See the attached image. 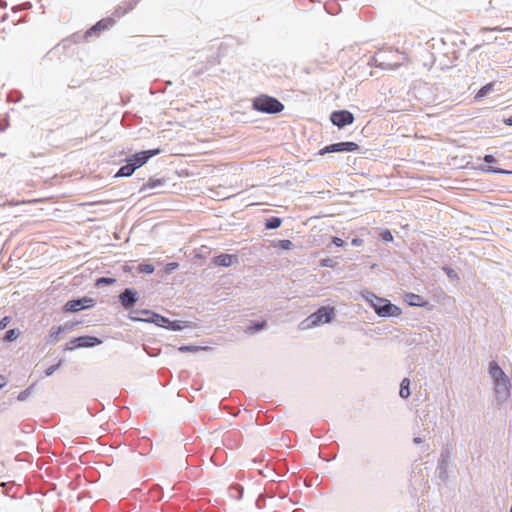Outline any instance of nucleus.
I'll list each match as a JSON object with an SVG mask.
<instances>
[{
  "mask_svg": "<svg viewBox=\"0 0 512 512\" xmlns=\"http://www.w3.org/2000/svg\"><path fill=\"white\" fill-rule=\"evenodd\" d=\"M135 166L132 165L129 161H127V164L122 166L119 171L117 172L116 176L118 177H128L131 176L135 171Z\"/></svg>",
  "mask_w": 512,
  "mask_h": 512,
  "instance_id": "obj_14",
  "label": "nucleus"
},
{
  "mask_svg": "<svg viewBox=\"0 0 512 512\" xmlns=\"http://www.w3.org/2000/svg\"><path fill=\"white\" fill-rule=\"evenodd\" d=\"M202 349L201 347H197V346H181L179 348L180 351L182 352H196L198 350ZM203 349H207L206 347H204Z\"/></svg>",
  "mask_w": 512,
  "mask_h": 512,
  "instance_id": "obj_25",
  "label": "nucleus"
},
{
  "mask_svg": "<svg viewBox=\"0 0 512 512\" xmlns=\"http://www.w3.org/2000/svg\"><path fill=\"white\" fill-rule=\"evenodd\" d=\"M114 24V20L111 18H105L98 21L88 32L87 34L92 35L97 32H101L107 30Z\"/></svg>",
  "mask_w": 512,
  "mask_h": 512,
  "instance_id": "obj_11",
  "label": "nucleus"
},
{
  "mask_svg": "<svg viewBox=\"0 0 512 512\" xmlns=\"http://www.w3.org/2000/svg\"><path fill=\"white\" fill-rule=\"evenodd\" d=\"M359 149V145L355 142H339L334 143L318 151V155H325L326 153L332 152H355Z\"/></svg>",
  "mask_w": 512,
  "mask_h": 512,
  "instance_id": "obj_4",
  "label": "nucleus"
},
{
  "mask_svg": "<svg viewBox=\"0 0 512 512\" xmlns=\"http://www.w3.org/2000/svg\"><path fill=\"white\" fill-rule=\"evenodd\" d=\"M328 264H329V261H327V260L323 261L324 266H328Z\"/></svg>",
  "mask_w": 512,
  "mask_h": 512,
  "instance_id": "obj_39",
  "label": "nucleus"
},
{
  "mask_svg": "<svg viewBox=\"0 0 512 512\" xmlns=\"http://www.w3.org/2000/svg\"><path fill=\"white\" fill-rule=\"evenodd\" d=\"M492 31H508V30H512V28H505V29H500V28H493L491 29Z\"/></svg>",
  "mask_w": 512,
  "mask_h": 512,
  "instance_id": "obj_37",
  "label": "nucleus"
},
{
  "mask_svg": "<svg viewBox=\"0 0 512 512\" xmlns=\"http://www.w3.org/2000/svg\"><path fill=\"white\" fill-rule=\"evenodd\" d=\"M405 301L410 306L424 307L427 305V301H425L423 297H421L418 294H414V293L406 294Z\"/></svg>",
  "mask_w": 512,
  "mask_h": 512,
  "instance_id": "obj_13",
  "label": "nucleus"
},
{
  "mask_svg": "<svg viewBox=\"0 0 512 512\" xmlns=\"http://www.w3.org/2000/svg\"><path fill=\"white\" fill-rule=\"evenodd\" d=\"M10 323V317L6 316L0 320V330L5 329Z\"/></svg>",
  "mask_w": 512,
  "mask_h": 512,
  "instance_id": "obj_27",
  "label": "nucleus"
},
{
  "mask_svg": "<svg viewBox=\"0 0 512 512\" xmlns=\"http://www.w3.org/2000/svg\"><path fill=\"white\" fill-rule=\"evenodd\" d=\"M41 201H42L41 199H34V200L24 201L23 203H38Z\"/></svg>",
  "mask_w": 512,
  "mask_h": 512,
  "instance_id": "obj_36",
  "label": "nucleus"
},
{
  "mask_svg": "<svg viewBox=\"0 0 512 512\" xmlns=\"http://www.w3.org/2000/svg\"><path fill=\"white\" fill-rule=\"evenodd\" d=\"M100 343H101V340H99L97 337L81 336V337H77V338L69 341L65 346V350H74L76 348L92 347L95 345H99Z\"/></svg>",
  "mask_w": 512,
  "mask_h": 512,
  "instance_id": "obj_5",
  "label": "nucleus"
},
{
  "mask_svg": "<svg viewBox=\"0 0 512 512\" xmlns=\"http://www.w3.org/2000/svg\"><path fill=\"white\" fill-rule=\"evenodd\" d=\"M505 123L509 126H512V116L505 120Z\"/></svg>",
  "mask_w": 512,
  "mask_h": 512,
  "instance_id": "obj_38",
  "label": "nucleus"
},
{
  "mask_svg": "<svg viewBox=\"0 0 512 512\" xmlns=\"http://www.w3.org/2000/svg\"><path fill=\"white\" fill-rule=\"evenodd\" d=\"M213 263L216 266L229 267L238 263V256L235 254H220L213 258Z\"/></svg>",
  "mask_w": 512,
  "mask_h": 512,
  "instance_id": "obj_9",
  "label": "nucleus"
},
{
  "mask_svg": "<svg viewBox=\"0 0 512 512\" xmlns=\"http://www.w3.org/2000/svg\"><path fill=\"white\" fill-rule=\"evenodd\" d=\"M382 239L385 241H392L393 236L389 230H385L381 233Z\"/></svg>",
  "mask_w": 512,
  "mask_h": 512,
  "instance_id": "obj_28",
  "label": "nucleus"
},
{
  "mask_svg": "<svg viewBox=\"0 0 512 512\" xmlns=\"http://www.w3.org/2000/svg\"><path fill=\"white\" fill-rule=\"evenodd\" d=\"M266 323L265 322H262V323H257L255 324L254 326H251L248 328V330L253 333L255 331H259L261 329H263L265 327Z\"/></svg>",
  "mask_w": 512,
  "mask_h": 512,
  "instance_id": "obj_26",
  "label": "nucleus"
},
{
  "mask_svg": "<svg viewBox=\"0 0 512 512\" xmlns=\"http://www.w3.org/2000/svg\"><path fill=\"white\" fill-rule=\"evenodd\" d=\"M153 313L150 310H141L137 312L138 316H132L131 319L135 321H150Z\"/></svg>",
  "mask_w": 512,
  "mask_h": 512,
  "instance_id": "obj_15",
  "label": "nucleus"
},
{
  "mask_svg": "<svg viewBox=\"0 0 512 512\" xmlns=\"http://www.w3.org/2000/svg\"><path fill=\"white\" fill-rule=\"evenodd\" d=\"M140 272L151 274L154 272V267L151 264H140L138 267Z\"/></svg>",
  "mask_w": 512,
  "mask_h": 512,
  "instance_id": "obj_23",
  "label": "nucleus"
},
{
  "mask_svg": "<svg viewBox=\"0 0 512 512\" xmlns=\"http://www.w3.org/2000/svg\"><path fill=\"white\" fill-rule=\"evenodd\" d=\"M65 327L62 326H53L49 332V342H56L58 340V336L64 332Z\"/></svg>",
  "mask_w": 512,
  "mask_h": 512,
  "instance_id": "obj_16",
  "label": "nucleus"
},
{
  "mask_svg": "<svg viewBox=\"0 0 512 512\" xmlns=\"http://www.w3.org/2000/svg\"><path fill=\"white\" fill-rule=\"evenodd\" d=\"M120 303L125 308L132 307L136 301H137V294L132 289H125L120 295H119Z\"/></svg>",
  "mask_w": 512,
  "mask_h": 512,
  "instance_id": "obj_10",
  "label": "nucleus"
},
{
  "mask_svg": "<svg viewBox=\"0 0 512 512\" xmlns=\"http://www.w3.org/2000/svg\"><path fill=\"white\" fill-rule=\"evenodd\" d=\"M282 224V220L279 217H271L270 219L266 220L265 227L267 229H276L280 227Z\"/></svg>",
  "mask_w": 512,
  "mask_h": 512,
  "instance_id": "obj_18",
  "label": "nucleus"
},
{
  "mask_svg": "<svg viewBox=\"0 0 512 512\" xmlns=\"http://www.w3.org/2000/svg\"><path fill=\"white\" fill-rule=\"evenodd\" d=\"M490 375L497 383L506 382L505 373L496 362L490 363Z\"/></svg>",
  "mask_w": 512,
  "mask_h": 512,
  "instance_id": "obj_12",
  "label": "nucleus"
},
{
  "mask_svg": "<svg viewBox=\"0 0 512 512\" xmlns=\"http://www.w3.org/2000/svg\"><path fill=\"white\" fill-rule=\"evenodd\" d=\"M484 161L487 162V163H492V162H495V158L493 155H485L484 156Z\"/></svg>",
  "mask_w": 512,
  "mask_h": 512,
  "instance_id": "obj_32",
  "label": "nucleus"
},
{
  "mask_svg": "<svg viewBox=\"0 0 512 512\" xmlns=\"http://www.w3.org/2000/svg\"><path fill=\"white\" fill-rule=\"evenodd\" d=\"M160 153V149H152V150H146L138 152L134 155H132L127 161L132 163L133 166H135V169L143 166L150 157L157 155Z\"/></svg>",
  "mask_w": 512,
  "mask_h": 512,
  "instance_id": "obj_7",
  "label": "nucleus"
},
{
  "mask_svg": "<svg viewBox=\"0 0 512 512\" xmlns=\"http://www.w3.org/2000/svg\"><path fill=\"white\" fill-rule=\"evenodd\" d=\"M253 107L264 113L274 114L279 113L284 109V105L274 97L261 95L253 102Z\"/></svg>",
  "mask_w": 512,
  "mask_h": 512,
  "instance_id": "obj_1",
  "label": "nucleus"
},
{
  "mask_svg": "<svg viewBox=\"0 0 512 512\" xmlns=\"http://www.w3.org/2000/svg\"><path fill=\"white\" fill-rule=\"evenodd\" d=\"M6 385V378L0 375V388Z\"/></svg>",
  "mask_w": 512,
  "mask_h": 512,
  "instance_id": "obj_34",
  "label": "nucleus"
},
{
  "mask_svg": "<svg viewBox=\"0 0 512 512\" xmlns=\"http://www.w3.org/2000/svg\"><path fill=\"white\" fill-rule=\"evenodd\" d=\"M351 243H352V245H354V246H360V245H362L363 240H362V239H360V238H355V239H353V240H352V242H351Z\"/></svg>",
  "mask_w": 512,
  "mask_h": 512,
  "instance_id": "obj_33",
  "label": "nucleus"
},
{
  "mask_svg": "<svg viewBox=\"0 0 512 512\" xmlns=\"http://www.w3.org/2000/svg\"><path fill=\"white\" fill-rule=\"evenodd\" d=\"M93 305L94 300L92 298L84 297L81 299L68 301L64 306V310L68 312H75L82 308H90Z\"/></svg>",
  "mask_w": 512,
  "mask_h": 512,
  "instance_id": "obj_8",
  "label": "nucleus"
},
{
  "mask_svg": "<svg viewBox=\"0 0 512 512\" xmlns=\"http://www.w3.org/2000/svg\"><path fill=\"white\" fill-rule=\"evenodd\" d=\"M486 172H494V173H511L510 171L502 170V169H495L493 167H489L487 169H484Z\"/></svg>",
  "mask_w": 512,
  "mask_h": 512,
  "instance_id": "obj_29",
  "label": "nucleus"
},
{
  "mask_svg": "<svg viewBox=\"0 0 512 512\" xmlns=\"http://www.w3.org/2000/svg\"><path fill=\"white\" fill-rule=\"evenodd\" d=\"M372 306L375 312L380 317H398L401 315V309L392 304L390 301L384 298H379L373 295V300H371Z\"/></svg>",
  "mask_w": 512,
  "mask_h": 512,
  "instance_id": "obj_2",
  "label": "nucleus"
},
{
  "mask_svg": "<svg viewBox=\"0 0 512 512\" xmlns=\"http://www.w3.org/2000/svg\"><path fill=\"white\" fill-rule=\"evenodd\" d=\"M59 367V364L55 365V366H51L49 367L47 370H46V375L49 376L51 375L57 368Z\"/></svg>",
  "mask_w": 512,
  "mask_h": 512,
  "instance_id": "obj_31",
  "label": "nucleus"
},
{
  "mask_svg": "<svg viewBox=\"0 0 512 512\" xmlns=\"http://www.w3.org/2000/svg\"><path fill=\"white\" fill-rule=\"evenodd\" d=\"M332 242L338 247L344 246V241L339 237H333Z\"/></svg>",
  "mask_w": 512,
  "mask_h": 512,
  "instance_id": "obj_30",
  "label": "nucleus"
},
{
  "mask_svg": "<svg viewBox=\"0 0 512 512\" xmlns=\"http://www.w3.org/2000/svg\"><path fill=\"white\" fill-rule=\"evenodd\" d=\"M328 264H329V261H327V260L323 261L324 266H328Z\"/></svg>",
  "mask_w": 512,
  "mask_h": 512,
  "instance_id": "obj_40",
  "label": "nucleus"
},
{
  "mask_svg": "<svg viewBox=\"0 0 512 512\" xmlns=\"http://www.w3.org/2000/svg\"><path fill=\"white\" fill-rule=\"evenodd\" d=\"M354 119V115L348 110L334 111L330 116L331 122L339 128L351 125Z\"/></svg>",
  "mask_w": 512,
  "mask_h": 512,
  "instance_id": "obj_6",
  "label": "nucleus"
},
{
  "mask_svg": "<svg viewBox=\"0 0 512 512\" xmlns=\"http://www.w3.org/2000/svg\"><path fill=\"white\" fill-rule=\"evenodd\" d=\"M20 336V331L17 329H10L6 332L4 340L12 342Z\"/></svg>",
  "mask_w": 512,
  "mask_h": 512,
  "instance_id": "obj_20",
  "label": "nucleus"
},
{
  "mask_svg": "<svg viewBox=\"0 0 512 512\" xmlns=\"http://www.w3.org/2000/svg\"><path fill=\"white\" fill-rule=\"evenodd\" d=\"M177 266H178V264H177V263H170V264H168V268H169L170 270H173V269L177 268Z\"/></svg>",
  "mask_w": 512,
  "mask_h": 512,
  "instance_id": "obj_35",
  "label": "nucleus"
},
{
  "mask_svg": "<svg viewBox=\"0 0 512 512\" xmlns=\"http://www.w3.org/2000/svg\"><path fill=\"white\" fill-rule=\"evenodd\" d=\"M150 322H153L158 326H164L169 323V320L159 314L153 313Z\"/></svg>",
  "mask_w": 512,
  "mask_h": 512,
  "instance_id": "obj_19",
  "label": "nucleus"
},
{
  "mask_svg": "<svg viewBox=\"0 0 512 512\" xmlns=\"http://www.w3.org/2000/svg\"><path fill=\"white\" fill-rule=\"evenodd\" d=\"M410 381L408 378H404L400 384L399 394L402 398H408L410 395L409 390Z\"/></svg>",
  "mask_w": 512,
  "mask_h": 512,
  "instance_id": "obj_17",
  "label": "nucleus"
},
{
  "mask_svg": "<svg viewBox=\"0 0 512 512\" xmlns=\"http://www.w3.org/2000/svg\"><path fill=\"white\" fill-rule=\"evenodd\" d=\"M116 282L114 278L109 277H101L96 280V286H102V285H112Z\"/></svg>",
  "mask_w": 512,
  "mask_h": 512,
  "instance_id": "obj_21",
  "label": "nucleus"
},
{
  "mask_svg": "<svg viewBox=\"0 0 512 512\" xmlns=\"http://www.w3.org/2000/svg\"><path fill=\"white\" fill-rule=\"evenodd\" d=\"M334 314L335 310L333 307L323 306L308 317L307 321H310V323L307 325V327H314L320 324L328 323L334 317Z\"/></svg>",
  "mask_w": 512,
  "mask_h": 512,
  "instance_id": "obj_3",
  "label": "nucleus"
},
{
  "mask_svg": "<svg viewBox=\"0 0 512 512\" xmlns=\"http://www.w3.org/2000/svg\"><path fill=\"white\" fill-rule=\"evenodd\" d=\"M493 87V84L492 83H488L486 84L485 86H483L477 93L476 97L477 98H481L483 96H485Z\"/></svg>",
  "mask_w": 512,
  "mask_h": 512,
  "instance_id": "obj_22",
  "label": "nucleus"
},
{
  "mask_svg": "<svg viewBox=\"0 0 512 512\" xmlns=\"http://www.w3.org/2000/svg\"><path fill=\"white\" fill-rule=\"evenodd\" d=\"M279 247L284 249V250H290L293 246L292 242L290 240H280L279 241Z\"/></svg>",
  "mask_w": 512,
  "mask_h": 512,
  "instance_id": "obj_24",
  "label": "nucleus"
}]
</instances>
